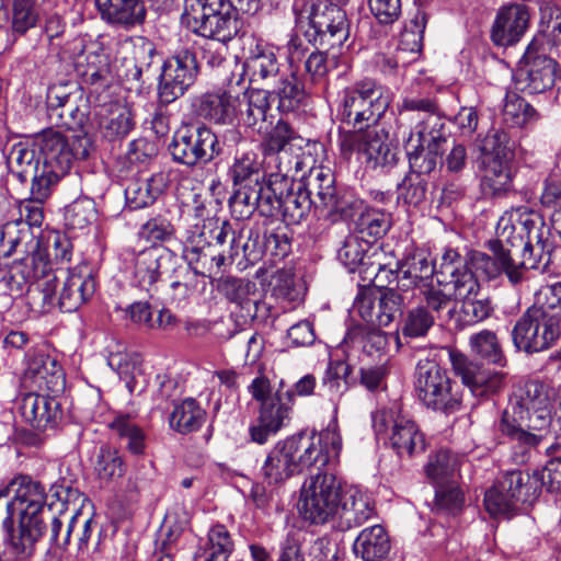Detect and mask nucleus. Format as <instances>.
I'll use <instances>...</instances> for the list:
<instances>
[{
  "mask_svg": "<svg viewBox=\"0 0 561 561\" xmlns=\"http://www.w3.org/2000/svg\"><path fill=\"white\" fill-rule=\"evenodd\" d=\"M554 389L546 381L520 382L510 397L496 431L505 437L518 463L529 460L531 451L552 438Z\"/></svg>",
  "mask_w": 561,
  "mask_h": 561,
  "instance_id": "1",
  "label": "nucleus"
},
{
  "mask_svg": "<svg viewBox=\"0 0 561 561\" xmlns=\"http://www.w3.org/2000/svg\"><path fill=\"white\" fill-rule=\"evenodd\" d=\"M342 437L335 421L318 435L299 433L277 442L266 455L261 477L268 485H278L311 467L320 470L339 460Z\"/></svg>",
  "mask_w": 561,
  "mask_h": 561,
  "instance_id": "2",
  "label": "nucleus"
},
{
  "mask_svg": "<svg viewBox=\"0 0 561 561\" xmlns=\"http://www.w3.org/2000/svg\"><path fill=\"white\" fill-rule=\"evenodd\" d=\"M9 488L14 495L7 504L3 527L11 535V551L23 559L37 547L47 530V494L45 486L28 476L15 478Z\"/></svg>",
  "mask_w": 561,
  "mask_h": 561,
  "instance_id": "3",
  "label": "nucleus"
},
{
  "mask_svg": "<svg viewBox=\"0 0 561 561\" xmlns=\"http://www.w3.org/2000/svg\"><path fill=\"white\" fill-rule=\"evenodd\" d=\"M263 0H184L183 23L193 33L228 42L239 32L238 12L254 15Z\"/></svg>",
  "mask_w": 561,
  "mask_h": 561,
  "instance_id": "4",
  "label": "nucleus"
},
{
  "mask_svg": "<svg viewBox=\"0 0 561 561\" xmlns=\"http://www.w3.org/2000/svg\"><path fill=\"white\" fill-rule=\"evenodd\" d=\"M391 101V92L375 80H358L340 93L337 118L353 128L348 133H363L379 123Z\"/></svg>",
  "mask_w": 561,
  "mask_h": 561,
  "instance_id": "5",
  "label": "nucleus"
},
{
  "mask_svg": "<svg viewBox=\"0 0 561 561\" xmlns=\"http://www.w3.org/2000/svg\"><path fill=\"white\" fill-rule=\"evenodd\" d=\"M247 67L250 82L277 98L279 112H294L300 106L305 98L304 87L296 72L280 64L273 50L262 49L252 54L247 59Z\"/></svg>",
  "mask_w": 561,
  "mask_h": 561,
  "instance_id": "6",
  "label": "nucleus"
},
{
  "mask_svg": "<svg viewBox=\"0 0 561 561\" xmlns=\"http://www.w3.org/2000/svg\"><path fill=\"white\" fill-rule=\"evenodd\" d=\"M34 146L38 148L42 175L45 178L44 186L39 185L37 190L47 187L50 195L58 182L68 174L73 161L89 156L92 141L83 131L68 137L50 128L36 137Z\"/></svg>",
  "mask_w": 561,
  "mask_h": 561,
  "instance_id": "7",
  "label": "nucleus"
},
{
  "mask_svg": "<svg viewBox=\"0 0 561 561\" xmlns=\"http://www.w3.org/2000/svg\"><path fill=\"white\" fill-rule=\"evenodd\" d=\"M248 390L261 403L256 423L250 426L249 433L254 443L263 445L289 423L294 392L284 390L283 381L274 390L265 376L255 377Z\"/></svg>",
  "mask_w": 561,
  "mask_h": 561,
  "instance_id": "8",
  "label": "nucleus"
},
{
  "mask_svg": "<svg viewBox=\"0 0 561 561\" xmlns=\"http://www.w3.org/2000/svg\"><path fill=\"white\" fill-rule=\"evenodd\" d=\"M414 391L419 401L430 410L444 414L460 410L459 387L435 359H419L414 371Z\"/></svg>",
  "mask_w": 561,
  "mask_h": 561,
  "instance_id": "9",
  "label": "nucleus"
},
{
  "mask_svg": "<svg viewBox=\"0 0 561 561\" xmlns=\"http://www.w3.org/2000/svg\"><path fill=\"white\" fill-rule=\"evenodd\" d=\"M322 469L305 480L298 501L299 514L312 525L334 522L342 496V480L332 471Z\"/></svg>",
  "mask_w": 561,
  "mask_h": 561,
  "instance_id": "10",
  "label": "nucleus"
},
{
  "mask_svg": "<svg viewBox=\"0 0 561 561\" xmlns=\"http://www.w3.org/2000/svg\"><path fill=\"white\" fill-rule=\"evenodd\" d=\"M371 419L376 435H387L391 448L400 458H412L425 451V435L415 421L404 413L400 402L393 401L377 410Z\"/></svg>",
  "mask_w": 561,
  "mask_h": 561,
  "instance_id": "11",
  "label": "nucleus"
},
{
  "mask_svg": "<svg viewBox=\"0 0 561 561\" xmlns=\"http://www.w3.org/2000/svg\"><path fill=\"white\" fill-rule=\"evenodd\" d=\"M22 248L25 255L12 264L9 272L10 279L18 289H22L26 284L38 282L36 288L42 293L43 308L54 306L60 277L56 272L50 273L47 250L34 237Z\"/></svg>",
  "mask_w": 561,
  "mask_h": 561,
  "instance_id": "12",
  "label": "nucleus"
},
{
  "mask_svg": "<svg viewBox=\"0 0 561 561\" xmlns=\"http://www.w3.org/2000/svg\"><path fill=\"white\" fill-rule=\"evenodd\" d=\"M168 149L173 161L187 168L207 164L224 153L218 136L205 124L180 127Z\"/></svg>",
  "mask_w": 561,
  "mask_h": 561,
  "instance_id": "13",
  "label": "nucleus"
},
{
  "mask_svg": "<svg viewBox=\"0 0 561 561\" xmlns=\"http://www.w3.org/2000/svg\"><path fill=\"white\" fill-rule=\"evenodd\" d=\"M341 156L350 160L353 154L370 170L386 171L398 162L397 149L387 141V136L376 129L363 133H344L339 140Z\"/></svg>",
  "mask_w": 561,
  "mask_h": 561,
  "instance_id": "14",
  "label": "nucleus"
},
{
  "mask_svg": "<svg viewBox=\"0 0 561 561\" xmlns=\"http://www.w3.org/2000/svg\"><path fill=\"white\" fill-rule=\"evenodd\" d=\"M158 77V100L169 105L182 98L195 83L199 66L196 54L188 48L176 50L163 60Z\"/></svg>",
  "mask_w": 561,
  "mask_h": 561,
  "instance_id": "15",
  "label": "nucleus"
},
{
  "mask_svg": "<svg viewBox=\"0 0 561 561\" xmlns=\"http://www.w3.org/2000/svg\"><path fill=\"white\" fill-rule=\"evenodd\" d=\"M557 318L529 307L512 330V342L518 352L535 354L549 350L560 337Z\"/></svg>",
  "mask_w": 561,
  "mask_h": 561,
  "instance_id": "16",
  "label": "nucleus"
},
{
  "mask_svg": "<svg viewBox=\"0 0 561 561\" xmlns=\"http://www.w3.org/2000/svg\"><path fill=\"white\" fill-rule=\"evenodd\" d=\"M350 35L345 11L339 4L312 3L309 26L305 32L307 41L317 47L332 49L341 47Z\"/></svg>",
  "mask_w": 561,
  "mask_h": 561,
  "instance_id": "17",
  "label": "nucleus"
},
{
  "mask_svg": "<svg viewBox=\"0 0 561 561\" xmlns=\"http://www.w3.org/2000/svg\"><path fill=\"white\" fill-rule=\"evenodd\" d=\"M557 61L549 57L542 44L535 37L527 46L515 73L523 92L539 94L550 90L556 81Z\"/></svg>",
  "mask_w": 561,
  "mask_h": 561,
  "instance_id": "18",
  "label": "nucleus"
},
{
  "mask_svg": "<svg viewBox=\"0 0 561 561\" xmlns=\"http://www.w3.org/2000/svg\"><path fill=\"white\" fill-rule=\"evenodd\" d=\"M399 116L401 121H416L410 130L413 136L422 138L426 135L437 140L442 138V133L448 131L446 121L433 98L405 95L399 106Z\"/></svg>",
  "mask_w": 561,
  "mask_h": 561,
  "instance_id": "19",
  "label": "nucleus"
},
{
  "mask_svg": "<svg viewBox=\"0 0 561 561\" xmlns=\"http://www.w3.org/2000/svg\"><path fill=\"white\" fill-rule=\"evenodd\" d=\"M488 248L491 254L480 251L469 252L470 270H474L476 273L489 280L495 279L502 273H505L512 284L520 283L523 273L513 259L511 250L505 248L503 240L501 238L490 240Z\"/></svg>",
  "mask_w": 561,
  "mask_h": 561,
  "instance_id": "20",
  "label": "nucleus"
},
{
  "mask_svg": "<svg viewBox=\"0 0 561 561\" xmlns=\"http://www.w3.org/2000/svg\"><path fill=\"white\" fill-rule=\"evenodd\" d=\"M173 253L164 247L151 245L139 251L134 257L133 277L136 286L150 297L159 293L162 275L171 267Z\"/></svg>",
  "mask_w": 561,
  "mask_h": 561,
  "instance_id": "21",
  "label": "nucleus"
},
{
  "mask_svg": "<svg viewBox=\"0 0 561 561\" xmlns=\"http://www.w3.org/2000/svg\"><path fill=\"white\" fill-rule=\"evenodd\" d=\"M449 358L456 375L461 377L471 393L478 398H488L499 393L505 385V374L486 369L473 363L462 353L451 351Z\"/></svg>",
  "mask_w": 561,
  "mask_h": 561,
  "instance_id": "22",
  "label": "nucleus"
},
{
  "mask_svg": "<svg viewBox=\"0 0 561 561\" xmlns=\"http://www.w3.org/2000/svg\"><path fill=\"white\" fill-rule=\"evenodd\" d=\"M8 165L13 175L21 183L31 180L30 199L42 204L49 197L48 188L39 191V185L44 186L45 178L42 176L41 154L36 157L35 149L25 142L15 144L8 156Z\"/></svg>",
  "mask_w": 561,
  "mask_h": 561,
  "instance_id": "23",
  "label": "nucleus"
},
{
  "mask_svg": "<svg viewBox=\"0 0 561 561\" xmlns=\"http://www.w3.org/2000/svg\"><path fill=\"white\" fill-rule=\"evenodd\" d=\"M273 93L260 89H247L236 99V123L256 131L265 134L273 124L270 96Z\"/></svg>",
  "mask_w": 561,
  "mask_h": 561,
  "instance_id": "24",
  "label": "nucleus"
},
{
  "mask_svg": "<svg viewBox=\"0 0 561 561\" xmlns=\"http://www.w3.org/2000/svg\"><path fill=\"white\" fill-rule=\"evenodd\" d=\"M458 279L454 289L455 299L461 301L460 314L465 324L473 325L491 318L495 311L493 299L481 293L476 275L466 274Z\"/></svg>",
  "mask_w": 561,
  "mask_h": 561,
  "instance_id": "25",
  "label": "nucleus"
},
{
  "mask_svg": "<svg viewBox=\"0 0 561 561\" xmlns=\"http://www.w3.org/2000/svg\"><path fill=\"white\" fill-rule=\"evenodd\" d=\"M24 379L38 390L51 394L62 392L66 385L61 365L43 351H33L26 355Z\"/></svg>",
  "mask_w": 561,
  "mask_h": 561,
  "instance_id": "26",
  "label": "nucleus"
},
{
  "mask_svg": "<svg viewBox=\"0 0 561 561\" xmlns=\"http://www.w3.org/2000/svg\"><path fill=\"white\" fill-rule=\"evenodd\" d=\"M530 24V13L524 4H510L499 9L491 27V41L495 46L517 44Z\"/></svg>",
  "mask_w": 561,
  "mask_h": 561,
  "instance_id": "27",
  "label": "nucleus"
},
{
  "mask_svg": "<svg viewBox=\"0 0 561 561\" xmlns=\"http://www.w3.org/2000/svg\"><path fill=\"white\" fill-rule=\"evenodd\" d=\"M93 116L101 135L108 141L123 140L136 125L133 108L121 101L95 105Z\"/></svg>",
  "mask_w": 561,
  "mask_h": 561,
  "instance_id": "28",
  "label": "nucleus"
},
{
  "mask_svg": "<svg viewBox=\"0 0 561 561\" xmlns=\"http://www.w3.org/2000/svg\"><path fill=\"white\" fill-rule=\"evenodd\" d=\"M273 191L279 195L280 214L286 225L301 224L314 209L312 197H309L302 184L294 181L289 173H285L283 182L274 183Z\"/></svg>",
  "mask_w": 561,
  "mask_h": 561,
  "instance_id": "29",
  "label": "nucleus"
},
{
  "mask_svg": "<svg viewBox=\"0 0 561 561\" xmlns=\"http://www.w3.org/2000/svg\"><path fill=\"white\" fill-rule=\"evenodd\" d=\"M334 522L341 530L363 525L375 515L371 497L357 486L343 485Z\"/></svg>",
  "mask_w": 561,
  "mask_h": 561,
  "instance_id": "30",
  "label": "nucleus"
},
{
  "mask_svg": "<svg viewBox=\"0 0 561 561\" xmlns=\"http://www.w3.org/2000/svg\"><path fill=\"white\" fill-rule=\"evenodd\" d=\"M57 394L26 393L19 403V410L32 427L38 431L54 428L61 419L60 403Z\"/></svg>",
  "mask_w": 561,
  "mask_h": 561,
  "instance_id": "31",
  "label": "nucleus"
},
{
  "mask_svg": "<svg viewBox=\"0 0 561 561\" xmlns=\"http://www.w3.org/2000/svg\"><path fill=\"white\" fill-rule=\"evenodd\" d=\"M234 248H227L216 250L208 243H203L198 236H195L190 241V244L184 249V259L187 261V268L193 276L196 275H210L214 266L218 270L236 261Z\"/></svg>",
  "mask_w": 561,
  "mask_h": 561,
  "instance_id": "32",
  "label": "nucleus"
},
{
  "mask_svg": "<svg viewBox=\"0 0 561 561\" xmlns=\"http://www.w3.org/2000/svg\"><path fill=\"white\" fill-rule=\"evenodd\" d=\"M449 131L442 133V138L432 140V136L420 137L409 135L405 141V150L412 174L420 176L433 172L442 156L443 146L447 142Z\"/></svg>",
  "mask_w": 561,
  "mask_h": 561,
  "instance_id": "33",
  "label": "nucleus"
},
{
  "mask_svg": "<svg viewBox=\"0 0 561 561\" xmlns=\"http://www.w3.org/2000/svg\"><path fill=\"white\" fill-rule=\"evenodd\" d=\"M94 4L101 20L111 26L131 30L146 20L144 0H94Z\"/></svg>",
  "mask_w": 561,
  "mask_h": 561,
  "instance_id": "34",
  "label": "nucleus"
},
{
  "mask_svg": "<svg viewBox=\"0 0 561 561\" xmlns=\"http://www.w3.org/2000/svg\"><path fill=\"white\" fill-rule=\"evenodd\" d=\"M398 270L401 273L399 289L410 293L411 297L416 291L433 284L435 266L430 256L423 251H414L398 262Z\"/></svg>",
  "mask_w": 561,
  "mask_h": 561,
  "instance_id": "35",
  "label": "nucleus"
},
{
  "mask_svg": "<svg viewBox=\"0 0 561 561\" xmlns=\"http://www.w3.org/2000/svg\"><path fill=\"white\" fill-rule=\"evenodd\" d=\"M523 228L526 230V241L524 243L522 256L523 260L517 262L520 272L523 270H547L551 263V242L545 238L543 225H538L533 219H525Z\"/></svg>",
  "mask_w": 561,
  "mask_h": 561,
  "instance_id": "36",
  "label": "nucleus"
},
{
  "mask_svg": "<svg viewBox=\"0 0 561 561\" xmlns=\"http://www.w3.org/2000/svg\"><path fill=\"white\" fill-rule=\"evenodd\" d=\"M236 99L231 91L204 93L194 99L192 106L197 116L210 123L234 125Z\"/></svg>",
  "mask_w": 561,
  "mask_h": 561,
  "instance_id": "37",
  "label": "nucleus"
},
{
  "mask_svg": "<svg viewBox=\"0 0 561 561\" xmlns=\"http://www.w3.org/2000/svg\"><path fill=\"white\" fill-rule=\"evenodd\" d=\"M62 287L59 293L58 306L64 312L78 310L95 291V282L91 275L59 271Z\"/></svg>",
  "mask_w": 561,
  "mask_h": 561,
  "instance_id": "38",
  "label": "nucleus"
},
{
  "mask_svg": "<svg viewBox=\"0 0 561 561\" xmlns=\"http://www.w3.org/2000/svg\"><path fill=\"white\" fill-rule=\"evenodd\" d=\"M420 304L425 305V309L435 318L437 321L447 322L456 312V302L454 297V289L447 282L437 280L416 291V296Z\"/></svg>",
  "mask_w": 561,
  "mask_h": 561,
  "instance_id": "39",
  "label": "nucleus"
},
{
  "mask_svg": "<svg viewBox=\"0 0 561 561\" xmlns=\"http://www.w3.org/2000/svg\"><path fill=\"white\" fill-rule=\"evenodd\" d=\"M158 51L150 41H141L134 46V57L126 61L124 78L133 85L129 89L140 90L151 78V68L157 64Z\"/></svg>",
  "mask_w": 561,
  "mask_h": 561,
  "instance_id": "40",
  "label": "nucleus"
},
{
  "mask_svg": "<svg viewBox=\"0 0 561 561\" xmlns=\"http://www.w3.org/2000/svg\"><path fill=\"white\" fill-rule=\"evenodd\" d=\"M304 190L312 197L314 210L323 211L327 205L332 201L333 194L337 188L333 172L325 167H312L309 173L299 181Z\"/></svg>",
  "mask_w": 561,
  "mask_h": 561,
  "instance_id": "41",
  "label": "nucleus"
},
{
  "mask_svg": "<svg viewBox=\"0 0 561 561\" xmlns=\"http://www.w3.org/2000/svg\"><path fill=\"white\" fill-rule=\"evenodd\" d=\"M494 485L504 491L515 505L519 502L531 503L540 494V481L520 470L506 472Z\"/></svg>",
  "mask_w": 561,
  "mask_h": 561,
  "instance_id": "42",
  "label": "nucleus"
},
{
  "mask_svg": "<svg viewBox=\"0 0 561 561\" xmlns=\"http://www.w3.org/2000/svg\"><path fill=\"white\" fill-rule=\"evenodd\" d=\"M165 187L162 173L152 174L146 179L130 180L125 187L126 205L133 209H141L152 205Z\"/></svg>",
  "mask_w": 561,
  "mask_h": 561,
  "instance_id": "43",
  "label": "nucleus"
},
{
  "mask_svg": "<svg viewBox=\"0 0 561 561\" xmlns=\"http://www.w3.org/2000/svg\"><path fill=\"white\" fill-rule=\"evenodd\" d=\"M390 538L381 525L363 529L356 537L353 551L364 561H381L390 551Z\"/></svg>",
  "mask_w": 561,
  "mask_h": 561,
  "instance_id": "44",
  "label": "nucleus"
},
{
  "mask_svg": "<svg viewBox=\"0 0 561 561\" xmlns=\"http://www.w3.org/2000/svg\"><path fill=\"white\" fill-rule=\"evenodd\" d=\"M228 178L233 185H262L265 172L254 151L237 149L228 168Z\"/></svg>",
  "mask_w": 561,
  "mask_h": 561,
  "instance_id": "45",
  "label": "nucleus"
},
{
  "mask_svg": "<svg viewBox=\"0 0 561 561\" xmlns=\"http://www.w3.org/2000/svg\"><path fill=\"white\" fill-rule=\"evenodd\" d=\"M540 118L538 111L523 96L507 92L502 106V122L510 128H527Z\"/></svg>",
  "mask_w": 561,
  "mask_h": 561,
  "instance_id": "46",
  "label": "nucleus"
},
{
  "mask_svg": "<svg viewBox=\"0 0 561 561\" xmlns=\"http://www.w3.org/2000/svg\"><path fill=\"white\" fill-rule=\"evenodd\" d=\"M206 412L193 398H186L174 404L169 416V424L172 430L180 434H188L202 427L205 422Z\"/></svg>",
  "mask_w": 561,
  "mask_h": 561,
  "instance_id": "47",
  "label": "nucleus"
},
{
  "mask_svg": "<svg viewBox=\"0 0 561 561\" xmlns=\"http://www.w3.org/2000/svg\"><path fill=\"white\" fill-rule=\"evenodd\" d=\"M217 290L229 302L241 309L250 311V307L253 305L256 312L260 308V304L251 299L256 291V284L250 279L234 276L220 277L217 282Z\"/></svg>",
  "mask_w": 561,
  "mask_h": 561,
  "instance_id": "48",
  "label": "nucleus"
},
{
  "mask_svg": "<svg viewBox=\"0 0 561 561\" xmlns=\"http://www.w3.org/2000/svg\"><path fill=\"white\" fill-rule=\"evenodd\" d=\"M469 347L476 357L499 367L506 366L507 359L494 331L483 329L471 334L469 337Z\"/></svg>",
  "mask_w": 561,
  "mask_h": 561,
  "instance_id": "49",
  "label": "nucleus"
},
{
  "mask_svg": "<svg viewBox=\"0 0 561 561\" xmlns=\"http://www.w3.org/2000/svg\"><path fill=\"white\" fill-rule=\"evenodd\" d=\"M477 146L482 159L510 161L514 157L515 141L504 129H490L484 137L477 140Z\"/></svg>",
  "mask_w": 561,
  "mask_h": 561,
  "instance_id": "50",
  "label": "nucleus"
},
{
  "mask_svg": "<svg viewBox=\"0 0 561 561\" xmlns=\"http://www.w3.org/2000/svg\"><path fill=\"white\" fill-rule=\"evenodd\" d=\"M391 226V214L374 207H366L360 210L358 217L355 219V230L364 240L365 238L373 240L382 238L387 234Z\"/></svg>",
  "mask_w": 561,
  "mask_h": 561,
  "instance_id": "51",
  "label": "nucleus"
},
{
  "mask_svg": "<svg viewBox=\"0 0 561 561\" xmlns=\"http://www.w3.org/2000/svg\"><path fill=\"white\" fill-rule=\"evenodd\" d=\"M197 236L198 239L203 241V243H208L216 250L233 247V250H236L234 252H237L236 260L239 257V243L237 242V233L228 221L208 219L204 221Z\"/></svg>",
  "mask_w": 561,
  "mask_h": 561,
  "instance_id": "52",
  "label": "nucleus"
},
{
  "mask_svg": "<svg viewBox=\"0 0 561 561\" xmlns=\"http://www.w3.org/2000/svg\"><path fill=\"white\" fill-rule=\"evenodd\" d=\"M507 162L504 160L482 159L484 171L481 179V187L484 194L502 196L511 188L512 176Z\"/></svg>",
  "mask_w": 561,
  "mask_h": 561,
  "instance_id": "53",
  "label": "nucleus"
},
{
  "mask_svg": "<svg viewBox=\"0 0 561 561\" xmlns=\"http://www.w3.org/2000/svg\"><path fill=\"white\" fill-rule=\"evenodd\" d=\"M108 427L122 439L126 440V448L134 455H140L146 447V435L129 413H118L108 423Z\"/></svg>",
  "mask_w": 561,
  "mask_h": 561,
  "instance_id": "54",
  "label": "nucleus"
},
{
  "mask_svg": "<svg viewBox=\"0 0 561 561\" xmlns=\"http://www.w3.org/2000/svg\"><path fill=\"white\" fill-rule=\"evenodd\" d=\"M233 194L229 198V208L237 220L249 219L257 211V201L262 185H233Z\"/></svg>",
  "mask_w": 561,
  "mask_h": 561,
  "instance_id": "55",
  "label": "nucleus"
},
{
  "mask_svg": "<svg viewBox=\"0 0 561 561\" xmlns=\"http://www.w3.org/2000/svg\"><path fill=\"white\" fill-rule=\"evenodd\" d=\"M457 469V458L449 450L442 449L430 456L425 474L434 484L443 486L453 480Z\"/></svg>",
  "mask_w": 561,
  "mask_h": 561,
  "instance_id": "56",
  "label": "nucleus"
},
{
  "mask_svg": "<svg viewBox=\"0 0 561 561\" xmlns=\"http://www.w3.org/2000/svg\"><path fill=\"white\" fill-rule=\"evenodd\" d=\"M187 525L186 512H183L180 518H176L174 513H168L160 530V543L153 554H168L173 560L175 545Z\"/></svg>",
  "mask_w": 561,
  "mask_h": 561,
  "instance_id": "57",
  "label": "nucleus"
},
{
  "mask_svg": "<svg viewBox=\"0 0 561 561\" xmlns=\"http://www.w3.org/2000/svg\"><path fill=\"white\" fill-rule=\"evenodd\" d=\"M290 165H277V172L271 173L267 182H262L261 196L257 201V211L263 217H273L280 213V198L278 194H275L273 186L275 182H283L285 173H290Z\"/></svg>",
  "mask_w": 561,
  "mask_h": 561,
  "instance_id": "58",
  "label": "nucleus"
},
{
  "mask_svg": "<svg viewBox=\"0 0 561 561\" xmlns=\"http://www.w3.org/2000/svg\"><path fill=\"white\" fill-rule=\"evenodd\" d=\"M233 549L229 531L224 525L217 524L208 531L204 561H229Z\"/></svg>",
  "mask_w": 561,
  "mask_h": 561,
  "instance_id": "59",
  "label": "nucleus"
},
{
  "mask_svg": "<svg viewBox=\"0 0 561 561\" xmlns=\"http://www.w3.org/2000/svg\"><path fill=\"white\" fill-rule=\"evenodd\" d=\"M352 367L345 362L330 363L322 378V389L331 401L339 400L348 389L347 378Z\"/></svg>",
  "mask_w": 561,
  "mask_h": 561,
  "instance_id": "60",
  "label": "nucleus"
},
{
  "mask_svg": "<svg viewBox=\"0 0 561 561\" xmlns=\"http://www.w3.org/2000/svg\"><path fill=\"white\" fill-rule=\"evenodd\" d=\"M410 293H403L400 289L390 288L385 290L378 299L377 325H389L397 313H401L402 308L410 302Z\"/></svg>",
  "mask_w": 561,
  "mask_h": 561,
  "instance_id": "61",
  "label": "nucleus"
},
{
  "mask_svg": "<svg viewBox=\"0 0 561 561\" xmlns=\"http://www.w3.org/2000/svg\"><path fill=\"white\" fill-rule=\"evenodd\" d=\"M33 238L24 224L8 221L0 227V259L10 257Z\"/></svg>",
  "mask_w": 561,
  "mask_h": 561,
  "instance_id": "62",
  "label": "nucleus"
},
{
  "mask_svg": "<svg viewBox=\"0 0 561 561\" xmlns=\"http://www.w3.org/2000/svg\"><path fill=\"white\" fill-rule=\"evenodd\" d=\"M94 471L100 480L108 482L121 478L125 466L116 449L102 445L95 456Z\"/></svg>",
  "mask_w": 561,
  "mask_h": 561,
  "instance_id": "63",
  "label": "nucleus"
},
{
  "mask_svg": "<svg viewBox=\"0 0 561 561\" xmlns=\"http://www.w3.org/2000/svg\"><path fill=\"white\" fill-rule=\"evenodd\" d=\"M369 248V240H364L358 236H348L340 248L337 257L350 272H354L359 266L362 267L360 270H364L369 265V263L365 262Z\"/></svg>",
  "mask_w": 561,
  "mask_h": 561,
  "instance_id": "64",
  "label": "nucleus"
}]
</instances>
